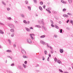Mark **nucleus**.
I'll use <instances>...</instances> for the list:
<instances>
[{
  "mask_svg": "<svg viewBox=\"0 0 73 73\" xmlns=\"http://www.w3.org/2000/svg\"><path fill=\"white\" fill-rule=\"evenodd\" d=\"M27 41L29 44H32V41L29 38H28L27 39Z\"/></svg>",
  "mask_w": 73,
  "mask_h": 73,
  "instance_id": "f257e3e1",
  "label": "nucleus"
},
{
  "mask_svg": "<svg viewBox=\"0 0 73 73\" xmlns=\"http://www.w3.org/2000/svg\"><path fill=\"white\" fill-rule=\"evenodd\" d=\"M30 36H31V37L32 39V40H33L34 39V37H35V34H30Z\"/></svg>",
  "mask_w": 73,
  "mask_h": 73,
  "instance_id": "f03ea898",
  "label": "nucleus"
},
{
  "mask_svg": "<svg viewBox=\"0 0 73 73\" xmlns=\"http://www.w3.org/2000/svg\"><path fill=\"white\" fill-rule=\"evenodd\" d=\"M9 27H10L11 28H15L14 25L12 24H9Z\"/></svg>",
  "mask_w": 73,
  "mask_h": 73,
  "instance_id": "7ed1b4c3",
  "label": "nucleus"
},
{
  "mask_svg": "<svg viewBox=\"0 0 73 73\" xmlns=\"http://www.w3.org/2000/svg\"><path fill=\"white\" fill-rule=\"evenodd\" d=\"M21 52L23 54H26V52H25V51L24 50V49H22Z\"/></svg>",
  "mask_w": 73,
  "mask_h": 73,
  "instance_id": "20e7f679",
  "label": "nucleus"
},
{
  "mask_svg": "<svg viewBox=\"0 0 73 73\" xmlns=\"http://www.w3.org/2000/svg\"><path fill=\"white\" fill-rule=\"evenodd\" d=\"M40 42L41 44H43L44 45H45L46 44V43L45 42L42 41V40H41L40 41Z\"/></svg>",
  "mask_w": 73,
  "mask_h": 73,
  "instance_id": "39448f33",
  "label": "nucleus"
},
{
  "mask_svg": "<svg viewBox=\"0 0 73 73\" xmlns=\"http://www.w3.org/2000/svg\"><path fill=\"white\" fill-rule=\"evenodd\" d=\"M60 51L61 53H62L64 52V50L62 49H60Z\"/></svg>",
  "mask_w": 73,
  "mask_h": 73,
  "instance_id": "423d86ee",
  "label": "nucleus"
},
{
  "mask_svg": "<svg viewBox=\"0 0 73 73\" xmlns=\"http://www.w3.org/2000/svg\"><path fill=\"white\" fill-rule=\"evenodd\" d=\"M63 17H67V18L69 17V16L68 15L66 14L63 15Z\"/></svg>",
  "mask_w": 73,
  "mask_h": 73,
  "instance_id": "0eeeda50",
  "label": "nucleus"
},
{
  "mask_svg": "<svg viewBox=\"0 0 73 73\" xmlns=\"http://www.w3.org/2000/svg\"><path fill=\"white\" fill-rule=\"evenodd\" d=\"M47 46L48 48H49V47H50V49H51V50H53V48L52 47H51L50 46H49V45H48V44L47 45Z\"/></svg>",
  "mask_w": 73,
  "mask_h": 73,
  "instance_id": "6e6552de",
  "label": "nucleus"
},
{
  "mask_svg": "<svg viewBox=\"0 0 73 73\" xmlns=\"http://www.w3.org/2000/svg\"><path fill=\"white\" fill-rule=\"evenodd\" d=\"M25 29L27 31H28V32H30V29H28L27 27L25 28Z\"/></svg>",
  "mask_w": 73,
  "mask_h": 73,
  "instance_id": "1a4fd4ad",
  "label": "nucleus"
},
{
  "mask_svg": "<svg viewBox=\"0 0 73 73\" xmlns=\"http://www.w3.org/2000/svg\"><path fill=\"white\" fill-rule=\"evenodd\" d=\"M35 27H37V28H41V26L38 25H36L35 26Z\"/></svg>",
  "mask_w": 73,
  "mask_h": 73,
  "instance_id": "9d476101",
  "label": "nucleus"
},
{
  "mask_svg": "<svg viewBox=\"0 0 73 73\" xmlns=\"http://www.w3.org/2000/svg\"><path fill=\"white\" fill-rule=\"evenodd\" d=\"M45 37V35H44L40 36V38H44Z\"/></svg>",
  "mask_w": 73,
  "mask_h": 73,
  "instance_id": "9b49d317",
  "label": "nucleus"
},
{
  "mask_svg": "<svg viewBox=\"0 0 73 73\" xmlns=\"http://www.w3.org/2000/svg\"><path fill=\"white\" fill-rule=\"evenodd\" d=\"M61 61H60V60H58L57 61V63L58 64H61Z\"/></svg>",
  "mask_w": 73,
  "mask_h": 73,
  "instance_id": "f8f14e48",
  "label": "nucleus"
},
{
  "mask_svg": "<svg viewBox=\"0 0 73 73\" xmlns=\"http://www.w3.org/2000/svg\"><path fill=\"white\" fill-rule=\"evenodd\" d=\"M44 21V19H42L41 20V22L42 23V25H44V23L43 22V21Z\"/></svg>",
  "mask_w": 73,
  "mask_h": 73,
  "instance_id": "ddd939ff",
  "label": "nucleus"
},
{
  "mask_svg": "<svg viewBox=\"0 0 73 73\" xmlns=\"http://www.w3.org/2000/svg\"><path fill=\"white\" fill-rule=\"evenodd\" d=\"M0 33L1 34H4V32H3L2 30H0Z\"/></svg>",
  "mask_w": 73,
  "mask_h": 73,
  "instance_id": "4468645a",
  "label": "nucleus"
},
{
  "mask_svg": "<svg viewBox=\"0 0 73 73\" xmlns=\"http://www.w3.org/2000/svg\"><path fill=\"white\" fill-rule=\"evenodd\" d=\"M23 66L24 67V68H26L27 67V66L26 65L24 64H23Z\"/></svg>",
  "mask_w": 73,
  "mask_h": 73,
  "instance_id": "2eb2a0df",
  "label": "nucleus"
},
{
  "mask_svg": "<svg viewBox=\"0 0 73 73\" xmlns=\"http://www.w3.org/2000/svg\"><path fill=\"white\" fill-rule=\"evenodd\" d=\"M54 60L55 62H57V58H55L54 59Z\"/></svg>",
  "mask_w": 73,
  "mask_h": 73,
  "instance_id": "dca6fc26",
  "label": "nucleus"
},
{
  "mask_svg": "<svg viewBox=\"0 0 73 73\" xmlns=\"http://www.w3.org/2000/svg\"><path fill=\"white\" fill-rule=\"evenodd\" d=\"M52 13L53 14H56V11H52Z\"/></svg>",
  "mask_w": 73,
  "mask_h": 73,
  "instance_id": "f3484780",
  "label": "nucleus"
},
{
  "mask_svg": "<svg viewBox=\"0 0 73 73\" xmlns=\"http://www.w3.org/2000/svg\"><path fill=\"white\" fill-rule=\"evenodd\" d=\"M46 10L49 13H51V11H49V10L46 9Z\"/></svg>",
  "mask_w": 73,
  "mask_h": 73,
  "instance_id": "a211bd4d",
  "label": "nucleus"
},
{
  "mask_svg": "<svg viewBox=\"0 0 73 73\" xmlns=\"http://www.w3.org/2000/svg\"><path fill=\"white\" fill-rule=\"evenodd\" d=\"M39 9L40 11H42V7L40 6L39 7Z\"/></svg>",
  "mask_w": 73,
  "mask_h": 73,
  "instance_id": "6ab92c4d",
  "label": "nucleus"
},
{
  "mask_svg": "<svg viewBox=\"0 0 73 73\" xmlns=\"http://www.w3.org/2000/svg\"><path fill=\"white\" fill-rule=\"evenodd\" d=\"M23 58H28V56H23Z\"/></svg>",
  "mask_w": 73,
  "mask_h": 73,
  "instance_id": "aec40b11",
  "label": "nucleus"
},
{
  "mask_svg": "<svg viewBox=\"0 0 73 73\" xmlns=\"http://www.w3.org/2000/svg\"><path fill=\"white\" fill-rule=\"evenodd\" d=\"M7 20H11L12 18L11 17L7 18Z\"/></svg>",
  "mask_w": 73,
  "mask_h": 73,
  "instance_id": "412c9836",
  "label": "nucleus"
},
{
  "mask_svg": "<svg viewBox=\"0 0 73 73\" xmlns=\"http://www.w3.org/2000/svg\"><path fill=\"white\" fill-rule=\"evenodd\" d=\"M10 31L11 32H14V29H11Z\"/></svg>",
  "mask_w": 73,
  "mask_h": 73,
  "instance_id": "4be33fe9",
  "label": "nucleus"
},
{
  "mask_svg": "<svg viewBox=\"0 0 73 73\" xmlns=\"http://www.w3.org/2000/svg\"><path fill=\"white\" fill-rule=\"evenodd\" d=\"M23 22L25 24H27V22L25 20L23 21Z\"/></svg>",
  "mask_w": 73,
  "mask_h": 73,
  "instance_id": "5701e85b",
  "label": "nucleus"
},
{
  "mask_svg": "<svg viewBox=\"0 0 73 73\" xmlns=\"http://www.w3.org/2000/svg\"><path fill=\"white\" fill-rule=\"evenodd\" d=\"M28 8L30 10V11H31V7L29 6H28Z\"/></svg>",
  "mask_w": 73,
  "mask_h": 73,
  "instance_id": "b1692460",
  "label": "nucleus"
},
{
  "mask_svg": "<svg viewBox=\"0 0 73 73\" xmlns=\"http://www.w3.org/2000/svg\"><path fill=\"white\" fill-rule=\"evenodd\" d=\"M63 12H65L66 11V9H63Z\"/></svg>",
  "mask_w": 73,
  "mask_h": 73,
  "instance_id": "393cba45",
  "label": "nucleus"
},
{
  "mask_svg": "<svg viewBox=\"0 0 73 73\" xmlns=\"http://www.w3.org/2000/svg\"><path fill=\"white\" fill-rule=\"evenodd\" d=\"M6 52H12V51L11 50H8L7 51H6Z\"/></svg>",
  "mask_w": 73,
  "mask_h": 73,
  "instance_id": "a878e982",
  "label": "nucleus"
},
{
  "mask_svg": "<svg viewBox=\"0 0 73 73\" xmlns=\"http://www.w3.org/2000/svg\"><path fill=\"white\" fill-rule=\"evenodd\" d=\"M55 27L57 29H59V27H58V26L57 25H55Z\"/></svg>",
  "mask_w": 73,
  "mask_h": 73,
  "instance_id": "bb28decb",
  "label": "nucleus"
},
{
  "mask_svg": "<svg viewBox=\"0 0 73 73\" xmlns=\"http://www.w3.org/2000/svg\"><path fill=\"white\" fill-rule=\"evenodd\" d=\"M69 3H72V0H68Z\"/></svg>",
  "mask_w": 73,
  "mask_h": 73,
  "instance_id": "cd10ccee",
  "label": "nucleus"
},
{
  "mask_svg": "<svg viewBox=\"0 0 73 73\" xmlns=\"http://www.w3.org/2000/svg\"><path fill=\"white\" fill-rule=\"evenodd\" d=\"M2 4H3V5H6V4H5V3L3 1H2Z\"/></svg>",
  "mask_w": 73,
  "mask_h": 73,
  "instance_id": "c85d7f7f",
  "label": "nucleus"
},
{
  "mask_svg": "<svg viewBox=\"0 0 73 73\" xmlns=\"http://www.w3.org/2000/svg\"><path fill=\"white\" fill-rule=\"evenodd\" d=\"M11 36L12 37H14V33H13L11 34Z\"/></svg>",
  "mask_w": 73,
  "mask_h": 73,
  "instance_id": "c756f323",
  "label": "nucleus"
},
{
  "mask_svg": "<svg viewBox=\"0 0 73 73\" xmlns=\"http://www.w3.org/2000/svg\"><path fill=\"white\" fill-rule=\"evenodd\" d=\"M50 21L52 24H54V23L53 22V21L52 20H50Z\"/></svg>",
  "mask_w": 73,
  "mask_h": 73,
  "instance_id": "7c9ffc66",
  "label": "nucleus"
},
{
  "mask_svg": "<svg viewBox=\"0 0 73 73\" xmlns=\"http://www.w3.org/2000/svg\"><path fill=\"white\" fill-rule=\"evenodd\" d=\"M21 17H23V18L24 17V15H23V14H21Z\"/></svg>",
  "mask_w": 73,
  "mask_h": 73,
  "instance_id": "2f4dec72",
  "label": "nucleus"
},
{
  "mask_svg": "<svg viewBox=\"0 0 73 73\" xmlns=\"http://www.w3.org/2000/svg\"><path fill=\"white\" fill-rule=\"evenodd\" d=\"M40 5H42V4H43V2L42 1L40 2Z\"/></svg>",
  "mask_w": 73,
  "mask_h": 73,
  "instance_id": "473e14b6",
  "label": "nucleus"
},
{
  "mask_svg": "<svg viewBox=\"0 0 73 73\" xmlns=\"http://www.w3.org/2000/svg\"><path fill=\"white\" fill-rule=\"evenodd\" d=\"M35 3H37V1L36 0H33Z\"/></svg>",
  "mask_w": 73,
  "mask_h": 73,
  "instance_id": "72a5a7b5",
  "label": "nucleus"
},
{
  "mask_svg": "<svg viewBox=\"0 0 73 73\" xmlns=\"http://www.w3.org/2000/svg\"><path fill=\"white\" fill-rule=\"evenodd\" d=\"M8 41L9 42V44H11V40H10L9 39L8 40Z\"/></svg>",
  "mask_w": 73,
  "mask_h": 73,
  "instance_id": "f704fd0d",
  "label": "nucleus"
},
{
  "mask_svg": "<svg viewBox=\"0 0 73 73\" xmlns=\"http://www.w3.org/2000/svg\"><path fill=\"white\" fill-rule=\"evenodd\" d=\"M25 3L26 4H28V1H25Z\"/></svg>",
  "mask_w": 73,
  "mask_h": 73,
  "instance_id": "c9c22d12",
  "label": "nucleus"
},
{
  "mask_svg": "<svg viewBox=\"0 0 73 73\" xmlns=\"http://www.w3.org/2000/svg\"><path fill=\"white\" fill-rule=\"evenodd\" d=\"M59 72H63V71H62V70H60L59 69Z\"/></svg>",
  "mask_w": 73,
  "mask_h": 73,
  "instance_id": "e433bc0d",
  "label": "nucleus"
},
{
  "mask_svg": "<svg viewBox=\"0 0 73 73\" xmlns=\"http://www.w3.org/2000/svg\"><path fill=\"white\" fill-rule=\"evenodd\" d=\"M70 23H72H72H73V21L71 20L70 21Z\"/></svg>",
  "mask_w": 73,
  "mask_h": 73,
  "instance_id": "4c0bfd02",
  "label": "nucleus"
},
{
  "mask_svg": "<svg viewBox=\"0 0 73 73\" xmlns=\"http://www.w3.org/2000/svg\"><path fill=\"white\" fill-rule=\"evenodd\" d=\"M44 53H45V54H47V51H45Z\"/></svg>",
  "mask_w": 73,
  "mask_h": 73,
  "instance_id": "58836bf2",
  "label": "nucleus"
},
{
  "mask_svg": "<svg viewBox=\"0 0 73 73\" xmlns=\"http://www.w3.org/2000/svg\"><path fill=\"white\" fill-rule=\"evenodd\" d=\"M50 52L52 54H53V50H51Z\"/></svg>",
  "mask_w": 73,
  "mask_h": 73,
  "instance_id": "ea45409f",
  "label": "nucleus"
},
{
  "mask_svg": "<svg viewBox=\"0 0 73 73\" xmlns=\"http://www.w3.org/2000/svg\"><path fill=\"white\" fill-rule=\"evenodd\" d=\"M62 29H61L60 30V33H62Z\"/></svg>",
  "mask_w": 73,
  "mask_h": 73,
  "instance_id": "a19ab883",
  "label": "nucleus"
},
{
  "mask_svg": "<svg viewBox=\"0 0 73 73\" xmlns=\"http://www.w3.org/2000/svg\"><path fill=\"white\" fill-rule=\"evenodd\" d=\"M67 15H72V14L70 13H68Z\"/></svg>",
  "mask_w": 73,
  "mask_h": 73,
  "instance_id": "79ce46f5",
  "label": "nucleus"
},
{
  "mask_svg": "<svg viewBox=\"0 0 73 73\" xmlns=\"http://www.w3.org/2000/svg\"><path fill=\"white\" fill-rule=\"evenodd\" d=\"M0 25H4V24H3L2 23L0 22Z\"/></svg>",
  "mask_w": 73,
  "mask_h": 73,
  "instance_id": "37998d69",
  "label": "nucleus"
},
{
  "mask_svg": "<svg viewBox=\"0 0 73 73\" xmlns=\"http://www.w3.org/2000/svg\"><path fill=\"white\" fill-rule=\"evenodd\" d=\"M14 22H15V23H16V24H17L18 22H17V21H14Z\"/></svg>",
  "mask_w": 73,
  "mask_h": 73,
  "instance_id": "c03bdc74",
  "label": "nucleus"
},
{
  "mask_svg": "<svg viewBox=\"0 0 73 73\" xmlns=\"http://www.w3.org/2000/svg\"><path fill=\"white\" fill-rule=\"evenodd\" d=\"M51 26L52 27H54V26L52 24H51Z\"/></svg>",
  "mask_w": 73,
  "mask_h": 73,
  "instance_id": "a18cd8bd",
  "label": "nucleus"
},
{
  "mask_svg": "<svg viewBox=\"0 0 73 73\" xmlns=\"http://www.w3.org/2000/svg\"><path fill=\"white\" fill-rule=\"evenodd\" d=\"M61 2H62V3H64V1H62V0H61Z\"/></svg>",
  "mask_w": 73,
  "mask_h": 73,
  "instance_id": "49530a36",
  "label": "nucleus"
},
{
  "mask_svg": "<svg viewBox=\"0 0 73 73\" xmlns=\"http://www.w3.org/2000/svg\"><path fill=\"white\" fill-rule=\"evenodd\" d=\"M47 61H49V57H48L47 58Z\"/></svg>",
  "mask_w": 73,
  "mask_h": 73,
  "instance_id": "de8ad7c7",
  "label": "nucleus"
},
{
  "mask_svg": "<svg viewBox=\"0 0 73 73\" xmlns=\"http://www.w3.org/2000/svg\"><path fill=\"white\" fill-rule=\"evenodd\" d=\"M11 66H14V64L13 63V64H11Z\"/></svg>",
  "mask_w": 73,
  "mask_h": 73,
  "instance_id": "09e8293b",
  "label": "nucleus"
},
{
  "mask_svg": "<svg viewBox=\"0 0 73 73\" xmlns=\"http://www.w3.org/2000/svg\"><path fill=\"white\" fill-rule=\"evenodd\" d=\"M43 27V29H44L45 30H46V28H45V27Z\"/></svg>",
  "mask_w": 73,
  "mask_h": 73,
  "instance_id": "8fccbe9b",
  "label": "nucleus"
},
{
  "mask_svg": "<svg viewBox=\"0 0 73 73\" xmlns=\"http://www.w3.org/2000/svg\"><path fill=\"white\" fill-rule=\"evenodd\" d=\"M25 64H27V61H25Z\"/></svg>",
  "mask_w": 73,
  "mask_h": 73,
  "instance_id": "3c124183",
  "label": "nucleus"
},
{
  "mask_svg": "<svg viewBox=\"0 0 73 73\" xmlns=\"http://www.w3.org/2000/svg\"><path fill=\"white\" fill-rule=\"evenodd\" d=\"M45 7H46L45 5H44L43 6V8H44V9H45Z\"/></svg>",
  "mask_w": 73,
  "mask_h": 73,
  "instance_id": "603ef678",
  "label": "nucleus"
},
{
  "mask_svg": "<svg viewBox=\"0 0 73 73\" xmlns=\"http://www.w3.org/2000/svg\"><path fill=\"white\" fill-rule=\"evenodd\" d=\"M38 66H39V65L38 64H37L36 66L35 67H38Z\"/></svg>",
  "mask_w": 73,
  "mask_h": 73,
  "instance_id": "864d4df0",
  "label": "nucleus"
},
{
  "mask_svg": "<svg viewBox=\"0 0 73 73\" xmlns=\"http://www.w3.org/2000/svg\"><path fill=\"white\" fill-rule=\"evenodd\" d=\"M7 11H9V10H10V8H7Z\"/></svg>",
  "mask_w": 73,
  "mask_h": 73,
  "instance_id": "5fc2aeb1",
  "label": "nucleus"
},
{
  "mask_svg": "<svg viewBox=\"0 0 73 73\" xmlns=\"http://www.w3.org/2000/svg\"><path fill=\"white\" fill-rule=\"evenodd\" d=\"M13 45L14 47H16V44H13Z\"/></svg>",
  "mask_w": 73,
  "mask_h": 73,
  "instance_id": "6e6d98bb",
  "label": "nucleus"
},
{
  "mask_svg": "<svg viewBox=\"0 0 73 73\" xmlns=\"http://www.w3.org/2000/svg\"><path fill=\"white\" fill-rule=\"evenodd\" d=\"M54 36L56 38L57 37V35H54Z\"/></svg>",
  "mask_w": 73,
  "mask_h": 73,
  "instance_id": "4d7b16f0",
  "label": "nucleus"
},
{
  "mask_svg": "<svg viewBox=\"0 0 73 73\" xmlns=\"http://www.w3.org/2000/svg\"><path fill=\"white\" fill-rule=\"evenodd\" d=\"M59 24H61V21H59Z\"/></svg>",
  "mask_w": 73,
  "mask_h": 73,
  "instance_id": "13d9d810",
  "label": "nucleus"
},
{
  "mask_svg": "<svg viewBox=\"0 0 73 73\" xmlns=\"http://www.w3.org/2000/svg\"><path fill=\"white\" fill-rule=\"evenodd\" d=\"M69 20L68 19V20H67V23H69Z\"/></svg>",
  "mask_w": 73,
  "mask_h": 73,
  "instance_id": "bf43d9fd",
  "label": "nucleus"
},
{
  "mask_svg": "<svg viewBox=\"0 0 73 73\" xmlns=\"http://www.w3.org/2000/svg\"><path fill=\"white\" fill-rule=\"evenodd\" d=\"M48 56L49 57H51V55L50 54H49Z\"/></svg>",
  "mask_w": 73,
  "mask_h": 73,
  "instance_id": "052dcab7",
  "label": "nucleus"
},
{
  "mask_svg": "<svg viewBox=\"0 0 73 73\" xmlns=\"http://www.w3.org/2000/svg\"><path fill=\"white\" fill-rule=\"evenodd\" d=\"M27 23L28 24H29V23H30V22L29 21H28L27 22Z\"/></svg>",
  "mask_w": 73,
  "mask_h": 73,
  "instance_id": "680f3d73",
  "label": "nucleus"
},
{
  "mask_svg": "<svg viewBox=\"0 0 73 73\" xmlns=\"http://www.w3.org/2000/svg\"><path fill=\"white\" fill-rule=\"evenodd\" d=\"M30 29H33V28L32 27H30Z\"/></svg>",
  "mask_w": 73,
  "mask_h": 73,
  "instance_id": "e2e57ef3",
  "label": "nucleus"
},
{
  "mask_svg": "<svg viewBox=\"0 0 73 73\" xmlns=\"http://www.w3.org/2000/svg\"><path fill=\"white\" fill-rule=\"evenodd\" d=\"M10 59H12V57L11 56H10Z\"/></svg>",
  "mask_w": 73,
  "mask_h": 73,
  "instance_id": "0e129e2a",
  "label": "nucleus"
},
{
  "mask_svg": "<svg viewBox=\"0 0 73 73\" xmlns=\"http://www.w3.org/2000/svg\"><path fill=\"white\" fill-rule=\"evenodd\" d=\"M43 60H45V58H43L42 59Z\"/></svg>",
  "mask_w": 73,
  "mask_h": 73,
  "instance_id": "69168bd1",
  "label": "nucleus"
},
{
  "mask_svg": "<svg viewBox=\"0 0 73 73\" xmlns=\"http://www.w3.org/2000/svg\"><path fill=\"white\" fill-rule=\"evenodd\" d=\"M38 23H40V22L39 21H38Z\"/></svg>",
  "mask_w": 73,
  "mask_h": 73,
  "instance_id": "338daca9",
  "label": "nucleus"
},
{
  "mask_svg": "<svg viewBox=\"0 0 73 73\" xmlns=\"http://www.w3.org/2000/svg\"><path fill=\"white\" fill-rule=\"evenodd\" d=\"M64 73H68V72H64Z\"/></svg>",
  "mask_w": 73,
  "mask_h": 73,
  "instance_id": "774afa93",
  "label": "nucleus"
}]
</instances>
